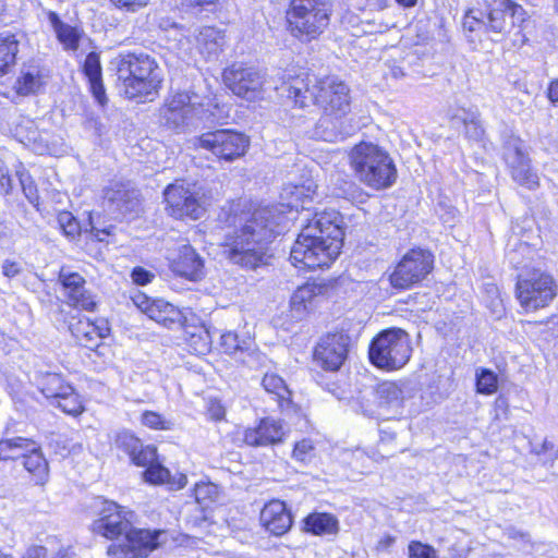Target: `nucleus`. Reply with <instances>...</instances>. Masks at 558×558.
<instances>
[{
  "label": "nucleus",
  "mask_w": 558,
  "mask_h": 558,
  "mask_svg": "<svg viewBox=\"0 0 558 558\" xmlns=\"http://www.w3.org/2000/svg\"><path fill=\"white\" fill-rule=\"evenodd\" d=\"M282 207L266 206L251 210L241 199L225 206L219 214V222L223 231L221 247L226 258L248 269L266 265L268 244L287 222Z\"/></svg>",
  "instance_id": "f257e3e1"
},
{
  "label": "nucleus",
  "mask_w": 558,
  "mask_h": 558,
  "mask_svg": "<svg viewBox=\"0 0 558 558\" xmlns=\"http://www.w3.org/2000/svg\"><path fill=\"white\" fill-rule=\"evenodd\" d=\"M288 97L299 107H305L311 100L323 111L313 131L315 138L336 142L350 136L356 130L349 117L350 89L335 76L322 80L310 75L298 76L288 87Z\"/></svg>",
  "instance_id": "f03ea898"
},
{
  "label": "nucleus",
  "mask_w": 558,
  "mask_h": 558,
  "mask_svg": "<svg viewBox=\"0 0 558 558\" xmlns=\"http://www.w3.org/2000/svg\"><path fill=\"white\" fill-rule=\"evenodd\" d=\"M343 235L342 217L337 210L315 213L295 240L290 259L303 269L329 266L340 253Z\"/></svg>",
  "instance_id": "7ed1b4c3"
},
{
  "label": "nucleus",
  "mask_w": 558,
  "mask_h": 558,
  "mask_svg": "<svg viewBox=\"0 0 558 558\" xmlns=\"http://www.w3.org/2000/svg\"><path fill=\"white\" fill-rule=\"evenodd\" d=\"M121 89L130 99H153L161 88L162 71L157 61L144 52H125L112 62Z\"/></svg>",
  "instance_id": "20e7f679"
},
{
  "label": "nucleus",
  "mask_w": 558,
  "mask_h": 558,
  "mask_svg": "<svg viewBox=\"0 0 558 558\" xmlns=\"http://www.w3.org/2000/svg\"><path fill=\"white\" fill-rule=\"evenodd\" d=\"M349 158L357 180L373 190L388 189L397 180L392 158L377 144L361 142L351 149Z\"/></svg>",
  "instance_id": "39448f33"
},
{
  "label": "nucleus",
  "mask_w": 558,
  "mask_h": 558,
  "mask_svg": "<svg viewBox=\"0 0 558 558\" xmlns=\"http://www.w3.org/2000/svg\"><path fill=\"white\" fill-rule=\"evenodd\" d=\"M525 19L526 12L522 5L511 0H492L486 12L481 9H469L464 13L462 26L469 33L506 36Z\"/></svg>",
  "instance_id": "423d86ee"
},
{
  "label": "nucleus",
  "mask_w": 558,
  "mask_h": 558,
  "mask_svg": "<svg viewBox=\"0 0 558 558\" xmlns=\"http://www.w3.org/2000/svg\"><path fill=\"white\" fill-rule=\"evenodd\" d=\"M332 4L329 0H291L287 10V28L301 41L318 38L328 27Z\"/></svg>",
  "instance_id": "0eeeda50"
},
{
  "label": "nucleus",
  "mask_w": 558,
  "mask_h": 558,
  "mask_svg": "<svg viewBox=\"0 0 558 558\" xmlns=\"http://www.w3.org/2000/svg\"><path fill=\"white\" fill-rule=\"evenodd\" d=\"M166 210L175 219H201L210 204V191L202 183L175 181L163 191Z\"/></svg>",
  "instance_id": "6e6552de"
},
{
  "label": "nucleus",
  "mask_w": 558,
  "mask_h": 558,
  "mask_svg": "<svg viewBox=\"0 0 558 558\" xmlns=\"http://www.w3.org/2000/svg\"><path fill=\"white\" fill-rule=\"evenodd\" d=\"M368 355L371 363L379 369H401L412 355L409 333L401 328L383 330L372 340Z\"/></svg>",
  "instance_id": "1a4fd4ad"
},
{
  "label": "nucleus",
  "mask_w": 558,
  "mask_h": 558,
  "mask_svg": "<svg viewBox=\"0 0 558 558\" xmlns=\"http://www.w3.org/2000/svg\"><path fill=\"white\" fill-rule=\"evenodd\" d=\"M515 294L525 312H535L551 303L557 295V284L549 274L532 269L519 275Z\"/></svg>",
  "instance_id": "9d476101"
},
{
  "label": "nucleus",
  "mask_w": 558,
  "mask_h": 558,
  "mask_svg": "<svg viewBox=\"0 0 558 558\" xmlns=\"http://www.w3.org/2000/svg\"><path fill=\"white\" fill-rule=\"evenodd\" d=\"M167 542L165 530H148L130 526L123 538L107 548L113 558H146L151 551Z\"/></svg>",
  "instance_id": "9b49d317"
},
{
  "label": "nucleus",
  "mask_w": 558,
  "mask_h": 558,
  "mask_svg": "<svg viewBox=\"0 0 558 558\" xmlns=\"http://www.w3.org/2000/svg\"><path fill=\"white\" fill-rule=\"evenodd\" d=\"M202 112L203 106L195 94L177 92L166 98L160 108V121L168 129L181 133L199 119Z\"/></svg>",
  "instance_id": "f8f14e48"
},
{
  "label": "nucleus",
  "mask_w": 558,
  "mask_h": 558,
  "mask_svg": "<svg viewBox=\"0 0 558 558\" xmlns=\"http://www.w3.org/2000/svg\"><path fill=\"white\" fill-rule=\"evenodd\" d=\"M434 256L427 250L412 248L404 254L389 277L391 286L405 290L422 281L433 269Z\"/></svg>",
  "instance_id": "ddd939ff"
},
{
  "label": "nucleus",
  "mask_w": 558,
  "mask_h": 558,
  "mask_svg": "<svg viewBox=\"0 0 558 558\" xmlns=\"http://www.w3.org/2000/svg\"><path fill=\"white\" fill-rule=\"evenodd\" d=\"M97 518L92 523V531L108 539L123 538L134 519V512L109 500H98Z\"/></svg>",
  "instance_id": "4468645a"
},
{
  "label": "nucleus",
  "mask_w": 558,
  "mask_h": 558,
  "mask_svg": "<svg viewBox=\"0 0 558 558\" xmlns=\"http://www.w3.org/2000/svg\"><path fill=\"white\" fill-rule=\"evenodd\" d=\"M195 146L210 151L220 160L233 161L245 155L250 140L239 132L216 130L197 137Z\"/></svg>",
  "instance_id": "2eb2a0df"
},
{
  "label": "nucleus",
  "mask_w": 558,
  "mask_h": 558,
  "mask_svg": "<svg viewBox=\"0 0 558 558\" xmlns=\"http://www.w3.org/2000/svg\"><path fill=\"white\" fill-rule=\"evenodd\" d=\"M228 88L247 101L262 100L265 95V74L253 68L233 64L223 73Z\"/></svg>",
  "instance_id": "dca6fc26"
},
{
  "label": "nucleus",
  "mask_w": 558,
  "mask_h": 558,
  "mask_svg": "<svg viewBox=\"0 0 558 558\" xmlns=\"http://www.w3.org/2000/svg\"><path fill=\"white\" fill-rule=\"evenodd\" d=\"M505 161L510 170L511 178L522 186L529 190H535L539 186V179L531 169V160L523 149L522 142L519 138H512L507 142L504 151Z\"/></svg>",
  "instance_id": "f3484780"
},
{
  "label": "nucleus",
  "mask_w": 558,
  "mask_h": 558,
  "mask_svg": "<svg viewBox=\"0 0 558 558\" xmlns=\"http://www.w3.org/2000/svg\"><path fill=\"white\" fill-rule=\"evenodd\" d=\"M288 429L282 420L271 416L260 418L255 426L246 427L241 433L242 441L250 447H269L282 444Z\"/></svg>",
  "instance_id": "a211bd4d"
},
{
  "label": "nucleus",
  "mask_w": 558,
  "mask_h": 558,
  "mask_svg": "<svg viewBox=\"0 0 558 558\" xmlns=\"http://www.w3.org/2000/svg\"><path fill=\"white\" fill-rule=\"evenodd\" d=\"M349 338L343 333L323 337L314 350V362L325 371H338L347 359Z\"/></svg>",
  "instance_id": "6ab92c4d"
},
{
  "label": "nucleus",
  "mask_w": 558,
  "mask_h": 558,
  "mask_svg": "<svg viewBox=\"0 0 558 558\" xmlns=\"http://www.w3.org/2000/svg\"><path fill=\"white\" fill-rule=\"evenodd\" d=\"M170 269L189 280H199L204 276V260L190 244L178 246L168 256Z\"/></svg>",
  "instance_id": "aec40b11"
},
{
  "label": "nucleus",
  "mask_w": 558,
  "mask_h": 558,
  "mask_svg": "<svg viewBox=\"0 0 558 558\" xmlns=\"http://www.w3.org/2000/svg\"><path fill=\"white\" fill-rule=\"evenodd\" d=\"M108 206L123 215L137 213L141 206L140 192L129 182H112L104 190Z\"/></svg>",
  "instance_id": "412c9836"
},
{
  "label": "nucleus",
  "mask_w": 558,
  "mask_h": 558,
  "mask_svg": "<svg viewBox=\"0 0 558 558\" xmlns=\"http://www.w3.org/2000/svg\"><path fill=\"white\" fill-rule=\"evenodd\" d=\"M260 522L268 532L281 536L291 529L293 520L287 505L279 499H272L262 509Z\"/></svg>",
  "instance_id": "4be33fe9"
},
{
  "label": "nucleus",
  "mask_w": 558,
  "mask_h": 558,
  "mask_svg": "<svg viewBox=\"0 0 558 558\" xmlns=\"http://www.w3.org/2000/svg\"><path fill=\"white\" fill-rule=\"evenodd\" d=\"M47 77L48 73L40 63L36 61L24 63L14 83V89L21 96L37 94L45 86Z\"/></svg>",
  "instance_id": "5701e85b"
},
{
  "label": "nucleus",
  "mask_w": 558,
  "mask_h": 558,
  "mask_svg": "<svg viewBox=\"0 0 558 558\" xmlns=\"http://www.w3.org/2000/svg\"><path fill=\"white\" fill-rule=\"evenodd\" d=\"M71 331L81 345L93 349L109 335L110 329L105 320L95 324L89 319H80L71 326Z\"/></svg>",
  "instance_id": "b1692460"
},
{
  "label": "nucleus",
  "mask_w": 558,
  "mask_h": 558,
  "mask_svg": "<svg viewBox=\"0 0 558 558\" xmlns=\"http://www.w3.org/2000/svg\"><path fill=\"white\" fill-rule=\"evenodd\" d=\"M324 288L316 283L299 287L291 296V310L299 316L312 311L323 298Z\"/></svg>",
  "instance_id": "393cba45"
},
{
  "label": "nucleus",
  "mask_w": 558,
  "mask_h": 558,
  "mask_svg": "<svg viewBox=\"0 0 558 558\" xmlns=\"http://www.w3.org/2000/svg\"><path fill=\"white\" fill-rule=\"evenodd\" d=\"M22 450L27 452L23 453L25 469L33 475L37 485H44L49 478V465L40 447L31 440V445L24 446Z\"/></svg>",
  "instance_id": "a878e982"
},
{
  "label": "nucleus",
  "mask_w": 558,
  "mask_h": 558,
  "mask_svg": "<svg viewBox=\"0 0 558 558\" xmlns=\"http://www.w3.org/2000/svg\"><path fill=\"white\" fill-rule=\"evenodd\" d=\"M83 71L89 82L90 92L100 106L107 104V96L101 78V65L99 56L90 52L86 56Z\"/></svg>",
  "instance_id": "bb28decb"
},
{
  "label": "nucleus",
  "mask_w": 558,
  "mask_h": 558,
  "mask_svg": "<svg viewBox=\"0 0 558 558\" xmlns=\"http://www.w3.org/2000/svg\"><path fill=\"white\" fill-rule=\"evenodd\" d=\"M47 16L58 40L63 46V48L69 51H76L80 46V40L83 36V31L62 22L59 15L53 11H49Z\"/></svg>",
  "instance_id": "cd10ccee"
},
{
  "label": "nucleus",
  "mask_w": 558,
  "mask_h": 558,
  "mask_svg": "<svg viewBox=\"0 0 558 558\" xmlns=\"http://www.w3.org/2000/svg\"><path fill=\"white\" fill-rule=\"evenodd\" d=\"M196 47L207 59L216 57L225 45V35L221 31L211 27H201L195 34Z\"/></svg>",
  "instance_id": "c85d7f7f"
},
{
  "label": "nucleus",
  "mask_w": 558,
  "mask_h": 558,
  "mask_svg": "<svg viewBox=\"0 0 558 558\" xmlns=\"http://www.w3.org/2000/svg\"><path fill=\"white\" fill-rule=\"evenodd\" d=\"M145 481L151 484H166L170 489H181L187 483L185 474H170V471L160 463L150 464L143 473Z\"/></svg>",
  "instance_id": "c756f323"
},
{
  "label": "nucleus",
  "mask_w": 558,
  "mask_h": 558,
  "mask_svg": "<svg viewBox=\"0 0 558 558\" xmlns=\"http://www.w3.org/2000/svg\"><path fill=\"white\" fill-rule=\"evenodd\" d=\"M306 532L313 535H336L339 532V520L331 513L314 512L304 519Z\"/></svg>",
  "instance_id": "7c9ffc66"
},
{
  "label": "nucleus",
  "mask_w": 558,
  "mask_h": 558,
  "mask_svg": "<svg viewBox=\"0 0 558 558\" xmlns=\"http://www.w3.org/2000/svg\"><path fill=\"white\" fill-rule=\"evenodd\" d=\"M17 52L16 35L10 32L0 33V76L9 73L15 65Z\"/></svg>",
  "instance_id": "2f4dec72"
},
{
  "label": "nucleus",
  "mask_w": 558,
  "mask_h": 558,
  "mask_svg": "<svg viewBox=\"0 0 558 558\" xmlns=\"http://www.w3.org/2000/svg\"><path fill=\"white\" fill-rule=\"evenodd\" d=\"M148 317L163 326H169L180 322L181 313L174 305L162 299H158L156 303L151 304V307H149Z\"/></svg>",
  "instance_id": "473e14b6"
},
{
  "label": "nucleus",
  "mask_w": 558,
  "mask_h": 558,
  "mask_svg": "<svg viewBox=\"0 0 558 558\" xmlns=\"http://www.w3.org/2000/svg\"><path fill=\"white\" fill-rule=\"evenodd\" d=\"M38 386L43 395H45L48 399H53L54 401L65 392L64 387H70V385L64 384L62 377L54 373L45 374L38 381Z\"/></svg>",
  "instance_id": "72a5a7b5"
},
{
  "label": "nucleus",
  "mask_w": 558,
  "mask_h": 558,
  "mask_svg": "<svg viewBox=\"0 0 558 558\" xmlns=\"http://www.w3.org/2000/svg\"><path fill=\"white\" fill-rule=\"evenodd\" d=\"M379 404L385 407H399L402 401V390L393 381H384L376 389Z\"/></svg>",
  "instance_id": "f704fd0d"
},
{
  "label": "nucleus",
  "mask_w": 558,
  "mask_h": 558,
  "mask_svg": "<svg viewBox=\"0 0 558 558\" xmlns=\"http://www.w3.org/2000/svg\"><path fill=\"white\" fill-rule=\"evenodd\" d=\"M64 389L65 392L56 400V405L66 414L74 416L81 414L84 407L80 396L75 393L71 386L64 387Z\"/></svg>",
  "instance_id": "c9c22d12"
},
{
  "label": "nucleus",
  "mask_w": 558,
  "mask_h": 558,
  "mask_svg": "<svg viewBox=\"0 0 558 558\" xmlns=\"http://www.w3.org/2000/svg\"><path fill=\"white\" fill-rule=\"evenodd\" d=\"M315 189L316 186H314L312 182L307 185H294L290 190L286 189V193L291 195V201L288 206L295 208L296 210L299 207L305 209V204L307 201L313 198Z\"/></svg>",
  "instance_id": "e433bc0d"
},
{
  "label": "nucleus",
  "mask_w": 558,
  "mask_h": 558,
  "mask_svg": "<svg viewBox=\"0 0 558 558\" xmlns=\"http://www.w3.org/2000/svg\"><path fill=\"white\" fill-rule=\"evenodd\" d=\"M66 299L70 305L85 311H94L96 307L94 296L85 289V284H81V287L70 293Z\"/></svg>",
  "instance_id": "4c0bfd02"
},
{
  "label": "nucleus",
  "mask_w": 558,
  "mask_h": 558,
  "mask_svg": "<svg viewBox=\"0 0 558 558\" xmlns=\"http://www.w3.org/2000/svg\"><path fill=\"white\" fill-rule=\"evenodd\" d=\"M141 423L155 430H171L174 426L171 420L155 411H144L141 415Z\"/></svg>",
  "instance_id": "58836bf2"
},
{
  "label": "nucleus",
  "mask_w": 558,
  "mask_h": 558,
  "mask_svg": "<svg viewBox=\"0 0 558 558\" xmlns=\"http://www.w3.org/2000/svg\"><path fill=\"white\" fill-rule=\"evenodd\" d=\"M476 388L477 392L483 395L496 392L498 388L497 375L489 369H481L476 373Z\"/></svg>",
  "instance_id": "ea45409f"
},
{
  "label": "nucleus",
  "mask_w": 558,
  "mask_h": 558,
  "mask_svg": "<svg viewBox=\"0 0 558 558\" xmlns=\"http://www.w3.org/2000/svg\"><path fill=\"white\" fill-rule=\"evenodd\" d=\"M262 385L266 391L278 396L280 399H286L290 395L284 380L274 373L265 374Z\"/></svg>",
  "instance_id": "a19ab883"
},
{
  "label": "nucleus",
  "mask_w": 558,
  "mask_h": 558,
  "mask_svg": "<svg viewBox=\"0 0 558 558\" xmlns=\"http://www.w3.org/2000/svg\"><path fill=\"white\" fill-rule=\"evenodd\" d=\"M194 496L199 505L207 506L218 497V487L209 482L197 483L194 487Z\"/></svg>",
  "instance_id": "79ce46f5"
},
{
  "label": "nucleus",
  "mask_w": 558,
  "mask_h": 558,
  "mask_svg": "<svg viewBox=\"0 0 558 558\" xmlns=\"http://www.w3.org/2000/svg\"><path fill=\"white\" fill-rule=\"evenodd\" d=\"M31 439L16 437L13 439L0 440V460L15 459L17 449H23L24 446H29Z\"/></svg>",
  "instance_id": "37998d69"
},
{
  "label": "nucleus",
  "mask_w": 558,
  "mask_h": 558,
  "mask_svg": "<svg viewBox=\"0 0 558 558\" xmlns=\"http://www.w3.org/2000/svg\"><path fill=\"white\" fill-rule=\"evenodd\" d=\"M57 222L64 235L74 239L80 234L81 228L78 221L70 211H61L58 215Z\"/></svg>",
  "instance_id": "c03bdc74"
},
{
  "label": "nucleus",
  "mask_w": 558,
  "mask_h": 558,
  "mask_svg": "<svg viewBox=\"0 0 558 558\" xmlns=\"http://www.w3.org/2000/svg\"><path fill=\"white\" fill-rule=\"evenodd\" d=\"M59 280L64 289L66 296L75 289H78L81 284H85V279L80 274L72 272L65 268L61 269Z\"/></svg>",
  "instance_id": "a18cd8bd"
},
{
  "label": "nucleus",
  "mask_w": 558,
  "mask_h": 558,
  "mask_svg": "<svg viewBox=\"0 0 558 558\" xmlns=\"http://www.w3.org/2000/svg\"><path fill=\"white\" fill-rule=\"evenodd\" d=\"M315 456V446L312 439L304 438L294 445L292 457L300 462H308Z\"/></svg>",
  "instance_id": "49530a36"
},
{
  "label": "nucleus",
  "mask_w": 558,
  "mask_h": 558,
  "mask_svg": "<svg viewBox=\"0 0 558 558\" xmlns=\"http://www.w3.org/2000/svg\"><path fill=\"white\" fill-rule=\"evenodd\" d=\"M116 444L119 448L124 450L130 457L136 453L142 446L140 438L135 437L130 432H122L118 434Z\"/></svg>",
  "instance_id": "de8ad7c7"
},
{
  "label": "nucleus",
  "mask_w": 558,
  "mask_h": 558,
  "mask_svg": "<svg viewBox=\"0 0 558 558\" xmlns=\"http://www.w3.org/2000/svg\"><path fill=\"white\" fill-rule=\"evenodd\" d=\"M409 558H438L434 547L417 541H412L408 546Z\"/></svg>",
  "instance_id": "09e8293b"
},
{
  "label": "nucleus",
  "mask_w": 558,
  "mask_h": 558,
  "mask_svg": "<svg viewBox=\"0 0 558 558\" xmlns=\"http://www.w3.org/2000/svg\"><path fill=\"white\" fill-rule=\"evenodd\" d=\"M19 180L23 190L24 195L32 204L38 202L37 187L33 179L24 171H17Z\"/></svg>",
  "instance_id": "8fccbe9b"
},
{
  "label": "nucleus",
  "mask_w": 558,
  "mask_h": 558,
  "mask_svg": "<svg viewBox=\"0 0 558 558\" xmlns=\"http://www.w3.org/2000/svg\"><path fill=\"white\" fill-rule=\"evenodd\" d=\"M157 457L156 449L154 447L147 446L143 447L141 446V449L137 450L136 453H134L131 459L132 461L140 466L150 465L155 463Z\"/></svg>",
  "instance_id": "3c124183"
},
{
  "label": "nucleus",
  "mask_w": 558,
  "mask_h": 558,
  "mask_svg": "<svg viewBox=\"0 0 558 558\" xmlns=\"http://www.w3.org/2000/svg\"><path fill=\"white\" fill-rule=\"evenodd\" d=\"M220 344L223 351L228 354H232L240 348L238 336L231 331L225 332L220 336Z\"/></svg>",
  "instance_id": "603ef678"
},
{
  "label": "nucleus",
  "mask_w": 558,
  "mask_h": 558,
  "mask_svg": "<svg viewBox=\"0 0 558 558\" xmlns=\"http://www.w3.org/2000/svg\"><path fill=\"white\" fill-rule=\"evenodd\" d=\"M117 8L135 12L147 5L149 0H110Z\"/></svg>",
  "instance_id": "864d4df0"
},
{
  "label": "nucleus",
  "mask_w": 558,
  "mask_h": 558,
  "mask_svg": "<svg viewBox=\"0 0 558 558\" xmlns=\"http://www.w3.org/2000/svg\"><path fill=\"white\" fill-rule=\"evenodd\" d=\"M131 277L136 284L144 286L149 283L155 275L143 267H135L132 270Z\"/></svg>",
  "instance_id": "5fc2aeb1"
},
{
  "label": "nucleus",
  "mask_w": 558,
  "mask_h": 558,
  "mask_svg": "<svg viewBox=\"0 0 558 558\" xmlns=\"http://www.w3.org/2000/svg\"><path fill=\"white\" fill-rule=\"evenodd\" d=\"M465 134L468 137L478 141L484 135V129L478 121L471 120L465 122Z\"/></svg>",
  "instance_id": "6e6d98bb"
},
{
  "label": "nucleus",
  "mask_w": 558,
  "mask_h": 558,
  "mask_svg": "<svg viewBox=\"0 0 558 558\" xmlns=\"http://www.w3.org/2000/svg\"><path fill=\"white\" fill-rule=\"evenodd\" d=\"M0 186L5 194H9L12 190V179L9 169L2 165H0Z\"/></svg>",
  "instance_id": "4d7b16f0"
},
{
  "label": "nucleus",
  "mask_w": 558,
  "mask_h": 558,
  "mask_svg": "<svg viewBox=\"0 0 558 558\" xmlns=\"http://www.w3.org/2000/svg\"><path fill=\"white\" fill-rule=\"evenodd\" d=\"M134 304L148 316V310L151 307V304L156 303V300L149 299L148 296L141 294L136 295L134 299Z\"/></svg>",
  "instance_id": "13d9d810"
},
{
  "label": "nucleus",
  "mask_w": 558,
  "mask_h": 558,
  "mask_svg": "<svg viewBox=\"0 0 558 558\" xmlns=\"http://www.w3.org/2000/svg\"><path fill=\"white\" fill-rule=\"evenodd\" d=\"M20 266L15 262L4 260L2 265L3 275L8 278H13L20 272Z\"/></svg>",
  "instance_id": "bf43d9fd"
},
{
  "label": "nucleus",
  "mask_w": 558,
  "mask_h": 558,
  "mask_svg": "<svg viewBox=\"0 0 558 558\" xmlns=\"http://www.w3.org/2000/svg\"><path fill=\"white\" fill-rule=\"evenodd\" d=\"M208 414L211 420L220 421L225 416V409L220 403L214 402L208 409Z\"/></svg>",
  "instance_id": "052dcab7"
},
{
  "label": "nucleus",
  "mask_w": 558,
  "mask_h": 558,
  "mask_svg": "<svg viewBox=\"0 0 558 558\" xmlns=\"http://www.w3.org/2000/svg\"><path fill=\"white\" fill-rule=\"evenodd\" d=\"M546 448L555 449V444L545 439L542 444H533L532 451L537 456H546Z\"/></svg>",
  "instance_id": "680f3d73"
},
{
  "label": "nucleus",
  "mask_w": 558,
  "mask_h": 558,
  "mask_svg": "<svg viewBox=\"0 0 558 558\" xmlns=\"http://www.w3.org/2000/svg\"><path fill=\"white\" fill-rule=\"evenodd\" d=\"M547 96L551 102H558V80L549 84Z\"/></svg>",
  "instance_id": "e2e57ef3"
},
{
  "label": "nucleus",
  "mask_w": 558,
  "mask_h": 558,
  "mask_svg": "<svg viewBox=\"0 0 558 558\" xmlns=\"http://www.w3.org/2000/svg\"><path fill=\"white\" fill-rule=\"evenodd\" d=\"M182 4L192 8V7H201L204 4H213L216 0H184Z\"/></svg>",
  "instance_id": "0e129e2a"
},
{
  "label": "nucleus",
  "mask_w": 558,
  "mask_h": 558,
  "mask_svg": "<svg viewBox=\"0 0 558 558\" xmlns=\"http://www.w3.org/2000/svg\"><path fill=\"white\" fill-rule=\"evenodd\" d=\"M545 461H553L558 459V447L555 446V449L546 448V456H543Z\"/></svg>",
  "instance_id": "69168bd1"
},
{
  "label": "nucleus",
  "mask_w": 558,
  "mask_h": 558,
  "mask_svg": "<svg viewBox=\"0 0 558 558\" xmlns=\"http://www.w3.org/2000/svg\"><path fill=\"white\" fill-rule=\"evenodd\" d=\"M395 543V537L390 536V535H386L385 537H383L379 543H378V546L380 548H388L390 547L392 544Z\"/></svg>",
  "instance_id": "338daca9"
},
{
  "label": "nucleus",
  "mask_w": 558,
  "mask_h": 558,
  "mask_svg": "<svg viewBox=\"0 0 558 558\" xmlns=\"http://www.w3.org/2000/svg\"><path fill=\"white\" fill-rule=\"evenodd\" d=\"M396 2L403 8H412L416 4L417 0H396Z\"/></svg>",
  "instance_id": "774afa93"
}]
</instances>
